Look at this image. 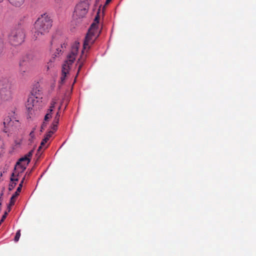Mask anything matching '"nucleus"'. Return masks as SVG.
<instances>
[{
	"mask_svg": "<svg viewBox=\"0 0 256 256\" xmlns=\"http://www.w3.org/2000/svg\"><path fill=\"white\" fill-rule=\"evenodd\" d=\"M52 48L55 50L53 54L54 58L59 56L66 48V44L63 42V37L59 34H55L52 36L51 41Z\"/></svg>",
	"mask_w": 256,
	"mask_h": 256,
	"instance_id": "obj_5",
	"label": "nucleus"
},
{
	"mask_svg": "<svg viewBox=\"0 0 256 256\" xmlns=\"http://www.w3.org/2000/svg\"><path fill=\"white\" fill-rule=\"evenodd\" d=\"M52 118V115L50 114H46L44 118V121L47 122L48 121L50 118Z\"/></svg>",
	"mask_w": 256,
	"mask_h": 256,
	"instance_id": "obj_23",
	"label": "nucleus"
},
{
	"mask_svg": "<svg viewBox=\"0 0 256 256\" xmlns=\"http://www.w3.org/2000/svg\"><path fill=\"white\" fill-rule=\"evenodd\" d=\"M58 124H52L51 126L52 130L50 131L54 132V133L57 130Z\"/></svg>",
	"mask_w": 256,
	"mask_h": 256,
	"instance_id": "obj_20",
	"label": "nucleus"
},
{
	"mask_svg": "<svg viewBox=\"0 0 256 256\" xmlns=\"http://www.w3.org/2000/svg\"><path fill=\"white\" fill-rule=\"evenodd\" d=\"M4 220H3L2 218L1 219V220H0V224H2V223L4 222Z\"/></svg>",
	"mask_w": 256,
	"mask_h": 256,
	"instance_id": "obj_40",
	"label": "nucleus"
},
{
	"mask_svg": "<svg viewBox=\"0 0 256 256\" xmlns=\"http://www.w3.org/2000/svg\"><path fill=\"white\" fill-rule=\"evenodd\" d=\"M46 125H47V123L46 122L44 121L41 126V130H40L41 132H42V130L45 129V128L46 126Z\"/></svg>",
	"mask_w": 256,
	"mask_h": 256,
	"instance_id": "obj_25",
	"label": "nucleus"
},
{
	"mask_svg": "<svg viewBox=\"0 0 256 256\" xmlns=\"http://www.w3.org/2000/svg\"><path fill=\"white\" fill-rule=\"evenodd\" d=\"M18 195L19 194L16 192L12 196L16 199Z\"/></svg>",
	"mask_w": 256,
	"mask_h": 256,
	"instance_id": "obj_34",
	"label": "nucleus"
},
{
	"mask_svg": "<svg viewBox=\"0 0 256 256\" xmlns=\"http://www.w3.org/2000/svg\"><path fill=\"white\" fill-rule=\"evenodd\" d=\"M42 98L40 92L38 90L37 92L36 90H33L27 100L26 106L28 110L30 112L33 109L37 108L42 102Z\"/></svg>",
	"mask_w": 256,
	"mask_h": 256,
	"instance_id": "obj_6",
	"label": "nucleus"
},
{
	"mask_svg": "<svg viewBox=\"0 0 256 256\" xmlns=\"http://www.w3.org/2000/svg\"><path fill=\"white\" fill-rule=\"evenodd\" d=\"M25 30L21 26L18 27L12 30L10 35V40L14 46H18L22 44L25 38Z\"/></svg>",
	"mask_w": 256,
	"mask_h": 256,
	"instance_id": "obj_7",
	"label": "nucleus"
},
{
	"mask_svg": "<svg viewBox=\"0 0 256 256\" xmlns=\"http://www.w3.org/2000/svg\"><path fill=\"white\" fill-rule=\"evenodd\" d=\"M4 0H0V4L2 2H4Z\"/></svg>",
	"mask_w": 256,
	"mask_h": 256,
	"instance_id": "obj_42",
	"label": "nucleus"
},
{
	"mask_svg": "<svg viewBox=\"0 0 256 256\" xmlns=\"http://www.w3.org/2000/svg\"><path fill=\"white\" fill-rule=\"evenodd\" d=\"M3 124L4 126V132H10L20 126V122L18 120L9 116H6L4 119Z\"/></svg>",
	"mask_w": 256,
	"mask_h": 256,
	"instance_id": "obj_9",
	"label": "nucleus"
},
{
	"mask_svg": "<svg viewBox=\"0 0 256 256\" xmlns=\"http://www.w3.org/2000/svg\"><path fill=\"white\" fill-rule=\"evenodd\" d=\"M54 66L53 62L50 60V62L48 63L46 66V70H48L51 68H52Z\"/></svg>",
	"mask_w": 256,
	"mask_h": 256,
	"instance_id": "obj_19",
	"label": "nucleus"
},
{
	"mask_svg": "<svg viewBox=\"0 0 256 256\" xmlns=\"http://www.w3.org/2000/svg\"><path fill=\"white\" fill-rule=\"evenodd\" d=\"M52 118V115L50 114H46L44 118V121L47 122L48 121L50 118Z\"/></svg>",
	"mask_w": 256,
	"mask_h": 256,
	"instance_id": "obj_22",
	"label": "nucleus"
},
{
	"mask_svg": "<svg viewBox=\"0 0 256 256\" xmlns=\"http://www.w3.org/2000/svg\"><path fill=\"white\" fill-rule=\"evenodd\" d=\"M96 1H98V0H96Z\"/></svg>",
	"mask_w": 256,
	"mask_h": 256,
	"instance_id": "obj_43",
	"label": "nucleus"
},
{
	"mask_svg": "<svg viewBox=\"0 0 256 256\" xmlns=\"http://www.w3.org/2000/svg\"><path fill=\"white\" fill-rule=\"evenodd\" d=\"M33 152H34V150H31L26 155H25V156H28V158H30V157L32 156Z\"/></svg>",
	"mask_w": 256,
	"mask_h": 256,
	"instance_id": "obj_26",
	"label": "nucleus"
},
{
	"mask_svg": "<svg viewBox=\"0 0 256 256\" xmlns=\"http://www.w3.org/2000/svg\"><path fill=\"white\" fill-rule=\"evenodd\" d=\"M11 183L9 184L8 190H12L16 185V182L15 180H10Z\"/></svg>",
	"mask_w": 256,
	"mask_h": 256,
	"instance_id": "obj_17",
	"label": "nucleus"
},
{
	"mask_svg": "<svg viewBox=\"0 0 256 256\" xmlns=\"http://www.w3.org/2000/svg\"><path fill=\"white\" fill-rule=\"evenodd\" d=\"M100 9L98 10V11H100ZM100 16H99V12H97V14L95 18H94V22L93 23H95L96 24V29L98 30V24L99 23V20H100Z\"/></svg>",
	"mask_w": 256,
	"mask_h": 256,
	"instance_id": "obj_16",
	"label": "nucleus"
},
{
	"mask_svg": "<svg viewBox=\"0 0 256 256\" xmlns=\"http://www.w3.org/2000/svg\"><path fill=\"white\" fill-rule=\"evenodd\" d=\"M58 122H59L58 119L57 118H54L52 123L58 124Z\"/></svg>",
	"mask_w": 256,
	"mask_h": 256,
	"instance_id": "obj_31",
	"label": "nucleus"
},
{
	"mask_svg": "<svg viewBox=\"0 0 256 256\" xmlns=\"http://www.w3.org/2000/svg\"><path fill=\"white\" fill-rule=\"evenodd\" d=\"M89 6L90 2L88 0L80 2L75 6L74 18L76 19L84 18L88 12Z\"/></svg>",
	"mask_w": 256,
	"mask_h": 256,
	"instance_id": "obj_8",
	"label": "nucleus"
},
{
	"mask_svg": "<svg viewBox=\"0 0 256 256\" xmlns=\"http://www.w3.org/2000/svg\"><path fill=\"white\" fill-rule=\"evenodd\" d=\"M22 185H18V186L16 189V192H17L18 193L20 194V192L22 190Z\"/></svg>",
	"mask_w": 256,
	"mask_h": 256,
	"instance_id": "obj_29",
	"label": "nucleus"
},
{
	"mask_svg": "<svg viewBox=\"0 0 256 256\" xmlns=\"http://www.w3.org/2000/svg\"><path fill=\"white\" fill-rule=\"evenodd\" d=\"M16 199L14 197L12 196L10 198V202L9 204V206H11L14 205Z\"/></svg>",
	"mask_w": 256,
	"mask_h": 256,
	"instance_id": "obj_21",
	"label": "nucleus"
},
{
	"mask_svg": "<svg viewBox=\"0 0 256 256\" xmlns=\"http://www.w3.org/2000/svg\"><path fill=\"white\" fill-rule=\"evenodd\" d=\"M20 73L22 76L24 77L29 74V62L28 57L26 56L23 57L20 60Z\"/></svg>",
	"mask_w": 256,
	"mask_h": 256,
	"instance_id": "obj_10",
	"label": "nucleus"
},
{
	"mask_svg": "<svg viewBox=\"0 0 256 256\" xmlns=\"http://www.w3.org/2000/svg\"><path fill=\"white\" fill-rule=\"evenodd\" d=\"M26 168V164H19L18 163H16L14 171L11 174L10 180L18 181V177L24 172Z\"/></svg>",
	"mask_w": 256,
	"mask_h": 256,
	"instance_id": "obj_11",
	"label": "nucleus"
},
{
	"mask_svg": "<svg viewBox=\"0 0 256 256\" xmlns=\"http://www.w3.org/2000/svg\"><path fill=\"white\" fill-rule=\"evenodd\" d=\"M112 0H106V4H108Z\"/></svg>",
	"mask_w": 256,
	"mask_h": 256,
	"instance_id": "obj_39",
	"label": "nucleus"
},
{
	"mask_svg": "<svg viewBox=\"0 0 256 256\" xmlns=\"http://www.w3.org/2000/svg\"><path fill=\"white\" fill-rule=\"evenodd\" d=\"M52 111H53V109L50 108L48 110L47 114H50V115H52Z\"/></svg>",
	"mask_w": 256,
	"mask_h": 256,
	"instance_id": "obj_35",
	"label": "nucleus"
},
{
	"mask_svg": "<svg viewBox=\"0 0 256 256\" xmlns=\"http://www.w3.org/2000/svg\"><path fill=\"white\" fill-rule=\"evenodd\" d=\"M54 134V132L52 131H49L46 134L44 138L42 140L41 142V145H44L49 140L50 138L52 136V135Z\"/></svg>",
	"mask_w": 256,
	"mask_h": 256,
	"instance_id": "obj_14",
	"label": "nucleus"
},
{
	"mask_svg": "<svg viewBox=\"0 0 256 256\" xmlns=\"http://www.w3.org/2000/svg\"><path fill=\"white\" fill-rule=\"evenodd\" d=\"M98 30L96 29V24L92 23L85 37L83 44L84 50H89L91 46L94 44L95 40L98 36Z\"/></svg>",
	"mask_w": 256,
	"mask_h": 256,
	"instance_id": "obj_4",
	"label": "nucleus"
},
{
	"mask_svg": "<svg viewBox=\"0 0 256 256\" xmlns=\"http://www.w3.org/2000/svg\"><path fill=\"white\" fill-rule=\"evenodd\" d=\"M78 44H74L72 47L70 53L68 55L66 60L62 66V75L60 78L62 82L65 80L66 74L68 73L70 66L74 62L78 54Z\"/></svg>",
	"mask_w": 256,
	"mask_h": 256,
	"instance_id": "obj_3",
	"label": "nucleus"
},
{
	"mask_svg": "<svg viewBox=\"0 0 256 256\" xmlns=\"http://www.w3.org/2000/svg\"><path fill=\"white\" fill-rule=\"evenodd\" d=\"M44 146V145H41V144L40 145V146L38 147V150L36 154H40L42 152V149L43 146Z\"/></svg>",
	"mask_w": 256,
	"mask_h": 256,
	"instance_id": "obj_28",
	"label": "nucleus"
},
{
	"mask_svg": "<svg viewBox=\"0 0 256 256\" xmlns=\"http://www.w3.org/2000/svg\"><path fill=\"white\" fill-rule=\"evenodd\" d=\"M3 51V43L2 39L0 38V56L2 54Z\"/></svg>",
	"mask_w": 256,
	"mask_h": 256,
	"instance_id": "obj_24",
	"label": "nucleus"
},
{
	"mask_svg": "<svg viewBox=\"0 0 256 256\" xmlns=\"http://www.w3.org/2000/svg\"><path fill=\"white\" fill-rule=\"evenodd\" d=\"M7 214H8V213L6 212H5L4 214L3 215L2 218L3 220H5V218L6 217Z\"/></svg>",
	"mask_w": 256,
	"mask_h": 256,
	"instance_id": "obj_38",
	"label": "nucleus"
},
{
	"mask_svg": "<svg viewBox=\"0 0 256 256\" xmlns=\"http://www.w3.org/2000/svg\"><path fill=\"white\" fill-rule=\"evenodd\" d=\"M4 143L2 140L0 138V148H3Z\"/></svg>",
	"mask_w": 256,
	"mask_h": 256,
	"instance_id": "obj_36",
	"label": "nucleus"
},
{
	"mask_svg": "<svg viewBox=\"0 0 256 256\" xmlns=\"http://www.w3.org/2000/svg\"><path fill=\"white\" fill-rule=\"evenodd\" d=\"M52 26L51 17L44 14H42L36 21L32 29L33 38L37 40L42 36L48 34Z\"/></svg>",
	"mask_w": 256,
	"mask_h": 256,
	"instance_id": "obj_1",
	"label": "nucleus"
},
{
	"mask_svg": "<svg viewBox=\"0 0 256 256\" xmlns=\"http://www.w3.org/2000/svg\"><path fill=\"white\" fill-rule=\"evenodd\" d=\"M60 108H61V106H60L58 107V112H60Z\"/></svg>",
	"mask_w": 256,
	"mask_h": 256,
	"instance_id": "obj_41",
	"label": "nucleus"
},
{
	"mask_svg": "<svg viewBox=\"0 0 256 256\" xmlns=\"http://www.w3.org/2000/svg\"><path fill=\"white\" fill-rule=\"evenodd\" d=\"M30 161V158L24 156L20 158L16 163H18L19 164H26V167Z\"/></svg>",
	"mask_w": 256,
	"mask_h": 256,
	"instance_id": "obj_13",
	"label": "nucleus"
},
{
	"mask_svg": "<svg viewBox=\"0 0 256 256\" xmlns=\"http://www.w3.org/2000/svg\"><path fill=\"white\" fill-rule=\"evenodd\" d=\"M20 230H18L17 231L16 234V236H15V237L14 238V242H18L20 239Z\"/></svg>",
	"mask_w": 256,
	"mask_h": 256,
	"instance_id": "obj_18",
	"label": "nucleus"
},
{
	"mask_svg": "<svg viewBox=\"0 0 256 256\" xmlns=\"http://www.w3.org/2000/svg\"><path fill=\"white\" fill-rule=\"evenodd\" d=\"M66 0H55L56 2L58 4H60L64 2Z\"/></svg>",
	"mask_w": 256,
	"mask_h": 256,
	"instance_id": "obj_30",
	"label": "nucleus"
},
{
	"mask_svg": "<svg viewBox=\"0 0 256 256\" xmlns=\"http://www.w3.org/2000/svg\"><path fill=\"white\" fill-rule=\"evenodd\" d=\"M25 179H26V175L24 176V178L22 180H21L20 184H19V185H22V186L23 183L24 182V181Z\"/></svg>",
	"mask_w": 256,
	"mask_h": 256,
	"instance_id": "obj_32",
	"label": "nucleus"
},
{
	"mask_svg": "<svg viewBox=\"0 0 256 256\" xmlns=\"http://www.w3.org/2000/svg\"><path fill=\"white\" fill-rule=\"evenodd\" d=\"M12 84L8 78H0V100L2 102H8L12 99Z\"/></svg>",
	"mask_w": 256,
	"mask_h": 256,
	"instance_id": "obj_2",
	"label": "nucleus"
},
{
	"mask_svg": "<svg viewBox=\"0 0 256 256\" xmlns=\"http://www.w3.org/2000/svg\"><path fill=\"white\" fill-rule=\"evenodd\" d=\"M60 112H56V114L54 117V118H57L58 119H60Z\"/></svg>",
	"mask_w": 256,
	"mask_h": 256,
	"instance_id": "obj_37",
	"label": "nucleus"
},
{
	"mask_svg": "<svg viewBox=\"0 0 256 256\" xmlns=\"http://www.w3.org/2000/svg\"><path fill=\"white\" fill-rule=\"evenodd\" d=\"M86 56H81L78 59L77 63L79 64L78 65V72H80L81 68L82 67L84 62L85 60Z\"/></svg>",
	"mask_w": 256,
	"mask_h": 256,
	"instance_id": "obj_15",
	"label": "nucleus"
},
{
	"mask_svg": "<svg viewBox=\"0 0 256 256\" xmlns=\"http://www.w3.org/2000/svg\"><path fill=\"white\" fill-rule=\"evenodd\" d=\"M56 104V101L54 100H53L50 103V108L53 109L55 106Z\"/></svg>",
	"mask_w": 256,
	"mask_h": 256,
	"instance_id": "obj_27",
	"label": "nucleus"
},
{
	"mask_svg": "<svg viewBox=\"0 0 256 256\" xmlns=\"http://www.w3.org/2000/svg\"><path fill=\"white\" fill-rule=\"evenodd\" d=\"M8 1L12 6L18 8L24 4L25 0H8Z\"/></svg>",
	"mask_w": 256,
	"mask_h": 256,
	"instance_id": "obj_12",
	"label": "nucleus"
},
{
	"mask_svg": "<svg viewBox=\"0 0 256 256\" xmlns=\"http://www.w3.org/2000/svg\"><path fill=\"white\" fill-rule=\"evenodd\" d=\"M30 137L32 138L34 136V130H33L32 131L30 134Z\"/></svg>",
	"mask_w": 256,
	"mask_h": 256,
	"instance_id": "obj_33",
	"label": "nucleus"
}]
</instances>
